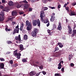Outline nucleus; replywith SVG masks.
<instances>
[{"label":"nucleus","instance_id":"nucleus-1","mask_svg":"<svg viewBox=\"0 0 76 76\" xmlns=\"http://www.w3.org/2000/svg\"><path fill=\"white\" fill-rule=\"evenodd\" d=\"M26 25L27 26L26 29L27 31H30L32 28L31 23L29 20H27L26 21Z\"/></svg>","mask_w":76,"mask_h":76},{"label":"nucleus","instance_id":"nucleus-2","mask_svg":"<svg viewBox=\"0 0 76 76\" xmlns=\"http://www.w3.org/2000/svg\"><path fill=\"white\" fill-rule=\"evenodd\" d=\"M32 24L33 26H37H37L39 27L40 26V22L39 19H38L37 20H34L32 21Z\"/></svg>","mask_w":76,"mask_h":76},{"label":"nucleus","instance_id":"nucleus-3","mask_svg":"<svg viewBox=\"0 0 76 76\" xmlns=\"http://www.w3.org/2000/svg\"><path fill=\"white\" fill-rule=\"evenodd\" d=\"M38 33V30L37 28H34V31H32L31 33V35L33 37H36L37 36V34Z\"/></svg>","mask_w":76,"mask_h":76},{"label":"nucleus","instance_id":"nucleus-4","mask_svg":"<svg viewBox=\"0 0 76 76\" xmlns=\"http://www.w3.org/2000/svg\"><path fill=\"white\" fill-rule=\"evenodd\" d=\"M18 50H16L13 52V55L15 56H17V58L18 59H20V58L21 54L20 53H17Z\"/></svg>","mask_w":76,"mask_h":76},{"label":"nucleus","instance_id":"nucleus-5","mask_svg":"<svg viewBox=\"0 0 76 76\" xmlns=\"http://www.w3.org/2000/svg\"><path fill=\"white\" fill-rule=\"evenodd\" d=\"M19 30V28L18 25L17 26H16L15 28H14L13 34H14L16 33H18Z\"/></svg>","mask_w":76,"mask_h":76},{"label":"nucleus","instance_id":"nucleus-6","mask_svg":"<svg viewBox=\"0 0 76 76\" xmlns=\"http://www.w3.org/2000/svg\"><path fill=\"white\" fill-rule=\"evenodd\" d=\"M62 52L63 50H62L56 52V54H54V56L59 57L60 55H61L62 54H63Z\"/></svg>","mask_w":76,"mask_h":76},{"label":"nucleus","instance_id":"nucleus-7","mask_svg":"<svg viewBox=\"0 0 76 76\" xmlns=\"http://www.w3.org/2000/svg\"><path fill=\"white\" fill-rule=\"evenodd\" d=\"M0 15L2 17H1L0 16V22L4 21V13L2 11H1V13L0 14Z\"/></svg>","mask_w":76,"mask_h":76},{"label":"nucleus","instance_id":"nucleus-8","mask_svg":"<svg viewBox=\"0 0 76 76\" xmlns=\"http://www.w3.org/2000/svg\"><path fill=\"white\" fill-rule=\"evenodd\" d=\"M68 33L69 34H72V29L71 27L69 25L68 26Z\"/></svg>","mask_w":76,"mask_h":76},{"label":"nucleus","instance_id":"nucleus-9","mask_svg":"<svg viewBox=\"0 0 76 76\" xmlns=\"http://www.w3.org/2000/svg\"><path fill=\"white\" fill-rule=\"evenodd\" d=\"M69 15L70 16H75L76 15V14L74 11H70V13H69Z\"/></svg>","mask_w":76,"mask_h":76},{"label":"nucleus","instance_id":"nucleus-10","mask_svg":"<svg viewBox=\"0 0 76 76\" xmlns=\"http://www.w3.org/2000/svg\"><path fill=\"white\" fill-rule=\"evenodd\" d=\"M29 7V5L28 4H25L23 5V9H28Z\"/></svg>","mask_w":76,"mask_h":76},{"label":"nucleus","instance_id":"nucleus-11","mask_svg":"<svg viewBox=\"0 0 76 76\" xmlns=\"http://www.w3.org/2000/svg\"><path fill=\"white\" fill-rule=\"evenodd\" d=\"M55 17L53 15H52L50 19V21L51 22H53L54 20H55Z\"/></svg>","mask_w":76,"mask_h":76},{"label":"nucleus","instance_id":"nucleus-12","mask_svg":"<svg viewBox=\"0 0 76 76\" xmlns=\"http://www.w3.org/2000/svg\"><path fill=\"white\" fill-rule=\"evenodd\" d=\"M61 23L60 22L59 23V25L58 26V29L59 31H61L62 29L61 26Z\"/></svg>","mask_w":76,"mask_h":76},{"label":"nucleus","instance_id":"nucleus-13","mask_svg":"<svg viewBox=\"0 0 76 76\" xmlns=\"http://www.w3.org/2000/svg\"><path fill=\"white\" fill-rule=\"evenodd\" d=\"M15 39L16 40H18L19 41H21L20 35H19L18 37H15Z\"/></svg>","mask_w":76,"mask_h":76},{"label":"nucleus","instance_id":"nucleus-14","mask_svg":"<svg viewBox=\"0 0 76 76\" xmlns=\"http://www.w3.org/2000/svg\"><path fill=\"white\" fill-rule=\"evenodd\" d=\"M19 48L20 50L21 51H22L23 50H24L23 46V45H19Z\"/></svg>","mask_w":76,"mask_h":76},{"label":"nucleus","instance_id":"nucleus-15","mask_svg":"<svg viewBox=\"0 0 76 76\" xmlns=\"http://www.w3.org/2000/svg\"><path fill=\"white\" fill-rule=\"evenodd\" d=\"M36 73L34 71H32L30 73V75L31 76H33L35 75Z\"/></svg>","mask_w":76,"mask_h":76},{"label":"nucleus","instance_id":"nucleus-16","mask_svg":"<svg viewBox=\"0 0 76 76\" xmlns=\"http://www.w3.org/2000/svg\"><path fill=\"white\" fill-rule=\"evenodd\" d=\"M43 23H48V22H49V21L48 20V18H46L45 20H43V21H42Z\"/></svg>","mask_w":76,"mask_h":76},{"label":"nucleus","instance_id":"nucleus-17","mask_svg":"<svg viewBox=\"0 0 76 76\" xmlns=\"http://www.w3.org/2000/svg\"><path fill=\"white\" fill-rule=\"evenodd\" d=\"M73 33L71 35V37H73L74 35L76 34V30L75 29L73 30Z\"/></svg>","mask_w":76,"mask_h":76},{"label":"nucleus","instance_id":"nucleus-18","mask_svg":"<svg viewBox=\"0 0 76 76\" xmlns=\"http://www.w3.org/2000/svg\"><path fill=\"white\" fill-rule=\"evenodd\" d=\"M12 16H16L17 15V12L15 11H13L12 12Z\"/></svg>","mask_w":76,"mask_h":76},{"label":"nucleus","instance_id":"nucleus-19","mask_svg":"<svg viewBox=\"0 0 76 76\" xmlns=\"http://www.w3.org/2000/svg\"><path fill=\"white\" fill-rule=\"evenodd\" d=\"M8 4L9 6H13V3L12 1H10L9 2Z\"/></svg>","mask_w":76,"mask_h":76},{"label":"nucleus","instance_id":"nucleus-20","mask_svg":"<svg viewBox=\"0 0 76 76\" xmlns=\"http://www.w3.org/2000/svg\"><path fill=\"white\" fill-rule=\"evenodd\" d=\"M0 68L1 69H4V63H1L0 64Z\"/></svg>","mask_w":76,"mask_h":76},{"label":"nucleus","instance_id":"nucleus-21","mask_svg":"<svg viewBox=\"0 0 76 76\" xmlns=\"http://www.w3.org/2000/svg\"><path fill=\"white\" fill-rule=\"evenodd\" d=\"M61 62H60L59 64H58V69H61L62 65H61Z\"/></svg>","mask_w":76,"mask_h":76},{"label":"nucleus","instance_id":"nucleus-22","mask_svg":"<svg viewBox=\"0 0 76 76\" xmlns=\"http://www.w3.org/2000/svg\"><path fill=\"white\" fill-rule=\"evenodd\" d=\"M58 45H59V47L60 48H62L64 46V45H62V43L60 42L58 43Z\"/></svg>","mask_w":76,"mask_h":76},{"label":"nucleus","instance_id":"nucleus-23","mask_svg":"<svg viewBox=\"0 0 76 76\" xmlns=\"http://www.w3.org/2000/svg\"><path fill=\"white\" fill-rule=\"evenodd\" d=\"M15 18V17H12V18H8V21H9L10 20H11V21H13V19Z\"/></svg>","mask_w":76,"mask_h":76},{"label":"nucleus","instance_id":"nucleus-24","mask_svg":"<svg viewBox=\"0 0 76 76\" xmlns=\"http://www.w3.org/2000/svg\"><path fill=\"white\" fill-rule=\"evenodd\" d=\"M24 26V24L23 23H22L20 25V30L22 31L23 30V28Z\"/></svg>","mask_w":76,"mask_h":76},{"label":"nucleus","instance_id":"nucleus-25","mask_svg":"<svg viewBox=\"0 0 76 76\" xmlns=\"http://www.w3.org/2000/svg\"><path fill=\"white\" fill-rule=\"evenodd\" d=\"M40 16H45V12L43 11H41Z\"/></svg>","mask_w":76,"mask_h":76},{"label":"nucleus","instance_id":"nucleus-26","mask_svg":"<svg viewBox=\"0 0 76 76\" xmlns=\"http://www.w3.org/2000/svg\"><path fill=\"white\" fill-rule=\"evenodd\" d=\"M48 8L47 7H43L42 8V11H44L48 10Z\"/></svg>","mask_w":76,"mask_h":76},{"label":"nucleus","instance_id":"nucleus-27","mask_svg":"<svg viewBox=\"0 0 76 76\" xmlns=\"http://www.w3.org/2000/svg\"><path fill=\"white\" fill-rule=\"evenodd\" d=\"M73 57V56H72V55H69V61H70L71 60V58H72Z\"/></svg>","mask_w":76,"mask_h":76},{"label":"nucleus","instance_id":"nucleus-28","mask_svg":"<svg viewBox=\"0 0 76 76\" xmlns=\"http://www.w3.org/2000/svg\"><path fill=\"white\" fill-rule=\"evenodd\" d=\"M23 39L25 40H26L28 39V36L26 34H25L24 37H23Z\"/></svg>","mask_w":76,"mask_h":76},{"label":"nucleus","instance_id":"nucleus-29","mask_svg":"<svg viewBox=\"0 0 76 76\" xmlns=\"http://www.w3.org/2000/svg\"><path fill=\"white\" fill-rule=\"evenodd\" d=\"M45 16H40V17L41 18V21H43L44 20V18H44V17Z\"/></svg>","mask_w":76,"mask_h":76},{"label":"nucleus","instance_id":"nucleus-30","mask_svg":"<svg viewBox=\"0 0 76 76\" xmlns=\"http://www.w3.org/2000/svg\"><path fill=\"white\" fill-rule=\"evenodd\" d=\"M8 11V10H6V9H3V10H2V11H1V12L2 11H3V13H4V12H7V11Z\"/></svg>","mask_w":76,"mask_h":76},{"label":"nucleus","instance_id":"nucleus-31","mask_svg":"<svg viewBox=\"0 0 76 76\" xmlns=\"http://www.w3.org/2000/svg\"><path fill=\"white\" fill-rule=\"evenodd\" d=\"M28 12H31L33 10V9L31 8H29L28 9Z\"/></svg>","mask_w":76,"mask_h":76},{"label":"nucleus","instance_id":"nucleus-32","mask_svg":"<svg viewBox=\"0 0 76 76\" xmlns=\"http://www.w3.org/2000/svg\"><path fill=\"white\" fill-rule=\"evenodd\" d=\"M22 62H25L27 61V60H26V59L24 58L22 59Z\"/></svg>","mask_w":76,"mask_h":76},{"label":"nucleus","instance_id":"nucleus-33","mask_svg":"<svg viewBox=\"0 0 76 76\" xmlns=\"http://www.w3.org/2000/svg\"><path fill=\"white\" fill-rule=\"evenodd\" d=\"M7 44H10L12 43V42L10 41H7Z\"/></svg>","mask_w":76,"mask_h":76},{"label":"nucleus","instance_id":"nucleus-34","mask_svg":"<svg viewBox=\"0 0 76 76\" xmlns=\"http://www.w3.org/2000/svg\"><path fill=\"white\" fill-rule=\"evenodd\" d=\"M59 48H58L57 47H56L55 49V51L54 52H55L56 51L59 50Z\"/></svg>","mask_w":76,"mask_h":76},{"label":"nucleus","instance_id":"nucleus-35","mask_svg":"<svg viewBox=\"0 0 76 76\" xmlns=\"http://www.w3.org/2000/svg\"><path fill=\"white\" fill-rule=\"evenodd\" d=\"M65 9L66 10H67V11L68 12H69V7H65Z\"/></svg>","mask_w":76,"mask_h":76},{"label":"nucleus","instance_id":"nucleus-36","mask_svg":"<svg viewBox=\"0 0 76 76\" xmlns=\"http://www.w3.org/2000/svg\"><path fill=\"white\" fill-rule=\"evenodd\" d=\"M55 76H61V75L59 73H56L55 74Z\"/></svg>","mask_w":76,"mask_h":76},{"label":"nucleus","instance_id":"nucleus-37","mask_svg":"<svg viewBox=\"0 0 76 76\" xmlns=\"http://www.w3.org/2000/svg\"><path fill=\"white\" fill-rule=\"evenodd\" d=\"M23 2L25 4H27L28 3V2H27V1H26V0H23Z\"/></svg>","mask_w":76,"mask_h":76},{"label":"nucleus","instance_id":"nucleus-38","mask_svg":"<svg viewBox=\"0 0 76 76\" xmlns=\"http://www.w3.org/2000/svg\"><path fill=\"white\" fill-rule=\"evenodd\" d=\"M47 1V0H42V2L45 4L46 3Z\"/></svg>","mask_w":76,"mask_h":76},{"label":"nucleus","instance_id":"nucleus-39","mask_svg":"<svg viewBox=\"0 0 76 76\" xmlns=\"http://www.w3.org/2000/svg\"><path fill=\"white\" fill-rule=\"evenodd\" d=\"M0 60L1 61H4V59L2 58H0Z\"/></svg>","mask_w":76,"mask_h":76},{"label":"nucleus","instance_id":"nucleus-40","mask_svg":"<svg viewBox=\"0 0 76 76\" xmlns=\"http://www.w3.org/2000/svg\"><path fill=\"white\" fill-rule=\"evenodd\" d=\"M10 63L11 64H13V60H10Z\"/></svg>","mask_w":76,"mask_h":76},{"label":"nucleus","instance_id":"nucleus-41","mask_svg":"<svg viewBox=\"0 0 76 76\" xmlns=\"http://www.w3.org/2000/svg\"><path fill=\"white\" fill-rule=\"evenodd\" d=\"M41 72V73L42 72L44 75H45L46 74V72H45V71H43L42 72Z\"/></svg>","mask_w":76,"mask_h":76},{"label":"nucleus","instance_id":"nucleus-42","mask_svg":"<svg viewBox=\"0 0 76 76\" xmlns=\"http://www.w3.org/2000/svg\"><path fill=\"white\" fill-rule=\"evenodd\" d=\"M12 25L14 26L15 24H16V22L15 21H12Z\"/></svg>","mask_w":76,"mask_h":76},{"label":"nucleus","instance_id":"nucleus-43","mask_svg":"<svg viewBox=\"0 0 76 76\" xmlns=\"http://www.w3.org/2000/svg\"><path fill=\"white\" fill-rule=\"evenodd\" d=\"M21 7V6L20 5L18 4V5L17 7L18 8H20Z\"/></svg>","mask_w":76,"mask_h":76},{"label":"nucleus","instance_id":"nucleus-44","mask_svg":"<svg viewBox=\"0 0 76 76\" xmlns=\"http://www.w3.org/2000/svg\"><path fill=\"white\" fill-rule=\"evenodd\" d=\"M0 9H3L4 8V7L3 6L1 5H0Z\"/></svg>","mask_w":76,"mask_h":76},{"label":"nucleus","instance_id":"nucleus-45","mask_svg":"<svg viewBox=\"0 0 76 76\" xmlns=\"http://www.w3.org/2000/svg\"><path fill=\"white\" fill-rule=\"evenodd\" d=\"M49 8H50V9H55V7H51L49 6Z\"/></svg>","mask_w":76,"mask_h":76},{"label":"nucleus","instance_id":"nucleus-46","mask_svg":"<svg viewBox=\"0 0 76 76\" xmlns=\"http://www.w3.org/2000/svg\"><path fill=\"white\" fill-rule=\"evenodd\" d=\"M19 13L20 15H23L24 13V12H19Z\"/></svg>","mask_w":76,"mask_h":76},{"label":"nucleus","instance_id":"nucleus-47","mask_svg":"<svg viewBox=\"0 0 76 76\" xmlns=\"http://www.w3.org/2000/svg\"><path fill=\"white\" fill-rule=\"evenodd\" d=\"M30 1L32 3H34L35 2V0H30Z\"/></svg>","mask_w":76,"mask_h":76},{"label":"nucleus","instance_id":"nucleus-48","mask_svg":"<svg viewBox=\"0 0 76 76\" xmlns=\"http://www.w3.org/2000/svg\"><path fill=\"white\" fill-rule=\"evenodd\" d=\"M41 72L38 73L36 74V75L35 76H38L40 74Z\"/></svg>","mask_w":76,"mask_h":76},{"label":"nucleus","instance_id":"nucleus-49","mask_svg":"<svg viewBox=\"0 0 76 76\" xmlns=\"http://www.w3.org/2000/svg\"><path fill=\"white\" fill-rule=\"evenodd\" d=\"M76 5V3H72V6H75Z\"/></svg>","mask_w":76,"mask_h":76},{"label":"nucleus","instance_id":"nucleus-50","mask_svg":"<svg viewBox=\"0 0 76 76\" xmlns=\"http://www.w3.org/2000/svg\"><path fill=\"white\" fill-rule=\"evenodd\" d=\"M61 70L62 72L64 71V68L63 67L61 68Z\"/></svg>","mask_w":76,"mask_h":76},{"label":"nucleus","instance_id":"nucleus-51","mask_svg":"<svg viewBox=\"0 0 76 76\" xmlns=\"http://www.w3.org/2000/svg\"><path fill=\"white\" fill-rule=\"evenodd\" d=\"M39 68H41V69H42L43 68V65H41L39 66Z\"/></svg>","mask_w":76,"mask_h":76},{"label":"nucleus","instance_id":"nucleus-52","mask_svg":"<svg viewBox=\"0 0 76 76\" xmlns=\"http://www.w3.org/2000/svg\"><path fill=\"white\" fill-rule=\"evenodd\" d=\"M48 33V34H50V31L49 30H48L47 31Z\"/></svg>","mask_w":76,"mask_h":76},{"label":"nucleus","instance_id":"nucleus-53","mask_svg":"<svg viewBox=\"0 0 76 76\" xmlns=\"http://www.w3.org/2000/svg\"><path fill=\"white\" fill-rule=\"evenodd\" d=\"M61 7V5H58V9H60V8Z\"/></svg>","mask_w":76,"mask_h":76},{"label":"nucleus","instance_id":"nucleus-54","mask_svg":"<svg viewBox=\"0 0 76 76\" xmlns=\"http://www.w3.org/2000/svg\"><path fill=\"white\" fill-rule=\"evenodd\" d=\"M70 66H74V64H72V63H71L70 64Z\"/></svg>","mask_w":76,"mask_h":76},{"label":"nucleus","instance_id":"nucleus-55","mask_svg":"<svg viewBox=\"0 0 76 76\" xmlns=\"http://www.w3.org/2000/svg\"><path fill=\"white\" fill-rule=\"evenodd\" d=\"M51 58H49L48 59V61L50 62V61H51Z\"/></svg>","mask_w":76,"mask_h":76},{"label":"nucleus","instance_id":"nucleus-56","mask_svg":"<svg viewBox=\"0 0 76 76\" xmlns=\"http://www.w3.org/2000/svg\"><path fill=\"white\" fill-rule=\"evenodd\" d=\"M67 5V4H64V7H66V6Z\"/></svg>","mask_w":76,"mask_h":76},{"label":"nucleus","instance_id":"nucleus-57","mask_svg":"<svg viewBox=\"0 0 76 76\" xmlns=\"http://www.w3.org/2000/svg\"><path fill=\"white\" fill-rule=\"evenodd\" d=\"M50 26V23L49 22H48V23L47 24V27H48V26Z\"/></svg>","mask_w":76,"mask_h":76},{"label":"nucleus","instance_id":"nucleus-58","mask_svg":"<svg viewBox=\"0 0 76 76\" xmlns=\"http://www.w3.org/2000/svg\"><path fill=\"white\" fill-rule=\"evenodd\" d=\"M2 3H4L5 2V0H2Z\"/></svg>","mask_w":76,"mask_h":76},{"label":"nucleus","instance_id":"nucleus-59","mask_svg":"<svg viewBox=\"0 0 76 76\" xmlns=\"http://www.w3.org/2000/svg\"><path fill=\"white\" fill-rule=\"evenodd\" d=\"M9 29H8L7 28H5V30L6 31H7V30Z\"/></svg>","mask_w":76,"mask_h":76},{"label":"nucleus","instance_id":"nucleus-60","mask_svg":"<svg viewBox=\"0 0 76 76\" xmlns=\"http://www.w3.org/2000/svg\"><path fill=\"white\" fill-rule=\"evenodd\" d=\"M14 65H15V66L17 67V66H18V64H14Z\"/></svg>","mask_w":76,"mask_h":76},{"label":"nucleus","instance_id":"nucleus-61","mask_svg":"<svg viewBox=\"0 0 76 76\" xmlns=\"http://www.w3.org/2000/svg\"><path fill=\"white\" fill-rule=\"evenodd\" d=\"M34 66L36 67H37L38 66V65L36 64H34Z\"/></svg>","mask_w":76,"mask_h":76},{"label":"nucleus","instance_id":"nucleus-62","mask_svg":"<svg viewBox=\"0 0 76 76\" xmlns=\"http://www.w3.org/2000/svg\"><path fill=\"white\" fill-rule=\"evenodd\" d=\"M10 52H7V54H10Z\"/></svg>","mask_w":76,"mask_h":76},{"label":"nucleus","instance_id":"nucleus-63","mask_svg":"<svg viewBox=\"0 0 76 76\" xmlns=\"http://www.w3.org/2000/svg\"><path fill=\"white\" fill-rule=\"evenodd\" d=\"M11 31V30L10 29H8V30H7V31Z\"/></svg>","mask_w":76,"mask_h":76},{"label":"nucleus","instance_id":"nucleus-64","mask_svg":"<svg viewBox=\"0 0 76 76\" xmlns=\"http://www.w3.org/2000/svg\"><path fill=\"white\" fill-rule=\"evenodd\" d=\"M35 63H36V64H39V62L38 61H36L35 62Z\"/></svg>","mask_w":76,"mask_h":76}]
</instances>
